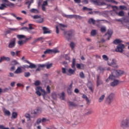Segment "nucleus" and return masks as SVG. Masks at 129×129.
<instances>
[{
  "instance_id": "a878e982",
  "label": "nucleus",
  "mask_w": 129,
  "mask_h": 129,
  "mask_svg": "<svg viewBox=\"0 0 129 129\" xmlns=\"http://www.w3.org/2000/svg\"><path fill=\"white\" fill-rule=\"evenodd\" d=\"M30 13H33V14H38L39 10L36 9H32L30 10Z\"/></svg>"
},
{
  "instance_id": "aec40b11",
  "label": "nucleus",
  "mask_w": 129,
  "mask_h": 129,
  "mask_svg": "<svg viewBox=\"0 0 129 129\" xmlns=\"http://www.w3.org/2000/svg\"><path fill=\"white\" fill-rule=\"evenodd\" d=\"M108 35V37H107V40H109L110 38L111 37V35H112V31L108 30L105 34V36H107Z\"/></svg>"
},
{
  "instance_id": "1a4fd4ad",
  "label": "nucleus",
  "mask_w": 129,
  "mask_h": 129,
  "mask_svg": "<svg viewBox=\"0 0 129 129\" xmlns=\"http://www.w3.org/2000/svg\"><path fill=\"white\" fill-rule=\"evenodd\" d=\"M32 114H34V115H39L40 113H42V108H37L32 111Z\"/></svg>"
},
{
  "instance_id": "a19ab883",
  "label": "nucleus",
  "mask_w": 129,
  "mask_h": 129,
  "mask_svg": "<svg viewBox=\"0 0 129 129\" xmlns=\"http://www.w3.org/2000/svg\"><path fill=\"white\" fill-rule=\"evenodd\" d=\"M102 58L105 61H108V57H107V55L104 54L102 55Z\"/></svg>"
},
{
  "instance_id": "4be33fe9",
  "label": "nucleus",
  "mask_w": 129,
  "mask_h": 129,
  "mask_svg": "<svg viewBox=\"0 0 129 129\" xmlns=\"http://www.w3.org/2000/svg\"><path fill=\"white\" fill-rule=\"evenodd\" d=\"M22 68H21V67H18L17 70H16V71L15 72V74H21V73L22 72Z\"/></svg>"
},
{
  "instance_id": "69168bd1",
  "label": "nucleus",
  "mask_w": 129,
  "mask_h": 129,
  "mask_svg": "<svg viewBox=\"0 0 129 129\" xmlns=\"http://www.w3.org/2000/svg\"><path fill=\"white\" fill-rule=\"evenodd\" d=\"M98 69L100 71H104V69L102 67H99Z\"/></svg>"
},
{
  "instance_id": "20e7f679",
  "label": "nucleus",
  "mask_w": 129,
  "mask_h": 129,
  "mask_svg": "<svg viewBox=\"0 0 129 129\" xmlns=\"http://www.w3.org/2000/svg\"><path fill=\"white\" fill-rule=\"evenodd\" d=\"M122 74H123V71L120 70H113L112 71V75L109 76L108 79L106 80V82H108V80H109V79L112 80V79H114V78H115L116 77L121 76V75H122Z\"/></svg>"
},
{
  "instance_id": "f8f14e48",
  "label": "nucleus",
  "mask_w": 129,
  "mask_h": 129,
  "mask_svg": "<svg viewBox=\"0 0 129 129\" xmlns=\"http://www.w3.org/2000/svg\"><path fill=\"white\" fill-rule=\"evenodd\" d=\"M67 36H66L67 40L69 41L74 36V33L72 31H70L67 32Z\"/></svg>"
},
{
  "instance_id": "79ce46f5",
  "label": "nucleus",
  "mask_w": 129,
  "mask_h": 129,
  "mask_svg": "<svg viewBox=\"0 0 129 129\" xmlns=\"http://www.w3.org/2000/svg\"><path fill=\"white\" fill-rule=\"evenodd\" d=\"M106 31V28L105 27H101V32L102 33H105V31Z\"/></svg>"
},
{
  "instance_id": "6e6d98bb",
  "label": "nucleus",
  "mask_w": 129,
  "mask_h": 129,
  "mask_svg": "<svg viewBox=\"0 0 129 129\" xmlns=\"http://www.w3.org/2000/svg\"><path fill=\"white\" fill-rule=\"evenodd\" d=\"M10 54L12 56V57H15V56H16V52H15L14 51H11Z\"/></svg>"
},
{
  "instance_id": "c756f323",
  "label": "nucleus",
  "mask_w": 129,
  "mask_h": 129,
  "mask_svg": "<svg viewBox=\"0 0 129 129\" xmlns=\"http://www.w3.org/2000/svg\"><path fill=\"white\" fill-rule=\"evenodd\" d=\"M89 24H93V25H95V21L94 19L91 18L88 21Z\"/></svg>"
},
{
  "instance_id": "49530a36",
  "label": "nucleus",
  "mask_w": 129,
  "mask_h": 129,
  "mask_svg": "<svg viewBox=\"0 0 129 129\" xmlns=\"http://www.w3.org/2000/svg\"><path fill=\"white\" fill-rule=\"evenodd\" d=\"M80 77L82 79L85 78V76L84 75L83 72H82L80 73Z\"/></svg>"
},
{
  "instance_id": "dca6fc26",
  "label": "nucleus",
  "mask_w": 129,
  "mask_h": 129,
  "mask_svg": "<svg viewBox=\"0 0 129 129\" xmlns=\"http://www.w3.org/2000/svg\"><path fill=\"white\" fill-rule=\"evenodd\" d=\"M73 83H72L69 87L68 88L67 92L68 94L70 95L72 93V87H73Z\"/></svg>"
},
{
  "instance_id": "13d9d810",
  "label": "nucleus",
  "mask_w": 129,
  "mask_h": 129,
  "mask_svg": "<svg viewBox=\"0 0 129 129\" xmlns=\"http://www.w3.org/2000/svg\"><path fill=\"white\" fill-rule=\"evenodd\" d=\"M47 5H48V1L47 0L45 1H44L42 4V6L45 7V6H47Z\"/></svg>"
},
{
  "instance_id": "ea45409f",
  "label": "nucleus",
  "mask_w": 129,
  "mask_h": 129,
  "mask_svg": "<svg viewBox=\"0 0 129 129\" xmlns=\"http://www.w3.org/2000/svg\"><path fill=\"white\" fill-rule=\"evenodd\" d=\"M52 66H53V64L52 63H49V64H45V67H46L47 69H50V68H51V67H52Z\"/></svg>"
},
{
  "instance_id": "864d4df0",
  "label": "nucleus",
  "mask_w": 129,
  "mask_h": 129,
  "mask_svg": "<svg viewBox=\"0 0 129 129\" xmlns=\"http://www.w3.org/2000/svg\"><path fill=\"white\" fill-rule=\"evenodd\" d=\"M34 85H35V86H38L40 85V81H39V80L35 81V82L34 83Z\"/></svg>"
},
{
  "instance_id": "9d476101",
  "label": "nucleus",
  "mask_w": 129,
  "mask_h": 129,
  "mask_svg": "<svg viewBox=\"0 0 129 129\" xmlns=\"http://www.w3.org/2000/svg\"><path fill=\"white\" fill-rule=\"evenodd\" d=\"M29 26V28L28 27H22L21 28V30H25L26 31H27V32H28L29 33H30V34H32V32L31 31V30H34V27H33V24H29L28 25Z\"/></svg>"
},
{
  "instance_id": "b1692460",
  "label": "nucleus",
  "mask_w": 129,
  "mask_h": 129,
  "mask_svg": "<svg viewBox=\"0 0 129 129\" xmlns=\"http://www.w3.org/2000/svg\"><path fill=\"white\" fill-rule=\"evenodd\" d=\"M61 31H64L65 30V28H67V26L65 25L60 24L58 26Z\"/></svg>"
},
{
  "instance_id": "ddd939ff",
  "label": "nucleus",
  "mask_w": 129,
  "mask_h": 129,
  "mask_svg": "<svg viewBox=\"0 0 129 129\" xmlns=\"http://www.w3.org/2000/svg\"><path fill=\"white\" fill-rule=\"evenodd\" d=\"M18 30V29L17 28H9L8 30H7L6 31H5V35H9V34H11L12 33V32H16V31H17Z\"/></svg>"
},
{
  "instance_id": "a18cd8bd",
  "label": "nucleus",
  "mask_w": 129,
  "mask_h": 129,
  "mask_svg": "<svg viewBox=\"0 0 129 129\" xmlns=\"http://www.w3.org/2000/svg\"><path fill=\"white\" fill-rule=\"evenodd\" d=\"M91 36H95V35H96V30H92L91 32Z\"/></svg>"
},
{
  "instance_id": "e2e57ef3",
  "label": "nucleus",
  "mask_w": 129,
  "mask_h": 129,
  "mask_svg": "<svg viewBox=\"0 0 129 129\" xmlns=\"http://www.w3.org/2000/svg\"><path fill=\"white\" fill-rule=\"evenodd\" d=\"M107 3H116V2L114 1V0H105Z\"/></svg>"
},
{
  "instance_id": "bf43d9fd",
  "label": "nucleus",
  "mask_w": 129,
  "mask_h": 129,
  "mask_svg": "<svg viewBox=\"0 0 129 129\" xmlns=\"http://www.w3.org/2000/svg\"><path fill=\"white\" fill-rule=\"evenodd\" d=\"M10 89L8 88H6L2 90V92H7V91H9Z\"/></svg>"
},
{
  "instance_id": "680f3d73",
  "label": "nucleus",
  "mask_w": 129,
  "mask_h": 129,
  "mask_svg": "<svg viewBox=\"0 0 129 129\" xmlns=\"http://www.w3.org/2000/svg\"><path fill=\"white\" fill-rule=\"evenodd\" d=\"M37 42H38V39H36L35 40H34L32 43L31 44L32 45H35V44H36V43H37Z\"/></svg>"
},
{
  "instance_id": "c9c22d12",
  "label": "nucleus",
  "mask_w": 129,
  "mask_h": 129,
  "mask_svg": "<svg viewBox=\"0 0 129 129\" xmlns=\"http://www.w3.org/2000/svg\"><path fill=\"white\" fill-rule=\"evenodd\" d=\"M52 53V49H46L45 51H44V54H50Z\"/></svg>"
},
{
  "instance_id": "e433bc0d",
  "label": "nucleus",
  "mask_w": 129,
  "mask_h": 129,
  "mask_svg": "<svg viewBox=\"0 0 129 129\" xmlns=\"http://www.w3.org/2000/svg\"><path fill=\"white\" fill-rule=\"evenodd\" d=\"M36 64L31 63L30 66H29V68H30V69H34V68H36Z\"/></svg>"
},
{
  "instance_id": "603ef678",
  "label": "nucleus",
  "mask_w": 129,
  "mask_h": 129,
  "mask_svg": "<svg viewBox=\"0 0 129 129\" xmlns=\"http://www.w3.org/2000/svg\"><path fill=\"white\" fill-rule=\"evenodd\" d=\"M92 110H89L87 113H86V115H89L90 114H92Z\"/></svg>"
},
{
  "instance_id": "8fccbe9b",
  "label": "nucleus",
  "mask_w": 129,
  "mask_h": 129,
  "mask_svg": "<svg viewBox=\"0 0 129 129\" xmlns=\"http://www.w3.org/2000/svg\"><path fill=\"white\" fill-rule=\"evenodd\" d=\"M21 68H22V69H26V68H27V69H29V67L28 64H25L23 65V66H21Z\"/></svg>"
},
{
  "instance_id": "f257e3e1",
  "label": "nucleus",
  "mask_w": 129,
  "mask_h": 129,
  "mask_svg": "<svg viewBox=\"0 0 129 129\" xmlns=\"http://www.w3.org/2000/svg\"><path fill=\"white\" fill-rule=\"evenodd\" d=\"M35 90H36V94L37 95H38V96L42 95L43 98H45L47 93L49 94L51 93V87H50V86H47L46 87V91L45 90L43 89L41 87L38 86L35 89ZM41 92H42V94H41Z\"/></svg>"
},
{
  "instance_id": "393cba45",
  "label": "nucleus",
  "mask_w": 129,
  "mask_h": 129,
  "mask_svg": "<svg viewBox=\"0 0 129 129\" xmlns=\"http://www.w3.org/2000/svg\"><path fill=\"white\" fill-rule=\"evenodd\" d=\"M11 15L13 17H14V18H16V19L18 21H22V20H23V18H21V17H17V15H16V14H13V13H11Z\"/></svg>"
},
{
  "instance_id": "7ed1b4c3",
  "label": "nucleus",
  "mask_w": 129,
  "mask_h": 129,
  "mask_svg": "<svg viewBox=\"0 0 129 129\" xmlns=\"http://www.w3.org/2000/svg\"><path fill=\"white\" fill-rule=\"evenodd\" d=\"M122 42L120 39H115L113 41V44H115V45H117V44H119L117 46V48L115 49L116 52H119V53H122L123 52V49H124L125 47L124 45L122 44H120Z\"/></svg>"
},
{
  "instance_id": "f3484780",
  "label": "nucleus",
  "mask_w": 129,
  "mask_h": 129,
  "mask_svg": "<svg viewBox=\"0 0 129 129\" xmlns=\"http://www.w3.org/2000/svg\"><path fill=\"white\" fill-rule=\"evenodd\" d=\"M119 83V81L117 80H114V81L110 83L111 86L114 87V86H116Z\"/></svg>"
},
{
  "instance_id": "37998d69",
  "label": "nucleus",
  "mask_w": 129,
  "mask_h": 129,
  "mask_svg": "<svg viewBox=\"0 0 129 129\" xmlns=\"http://www.w3.org/2000/svg\"><path fill=\"white\" fill-rule=\"evenodd\" d=\"M52 98L53 99H57V94H56L55 93H53L51 95Z\"/></svg>"
},
{
  "instance_id": "cd10ccee",
  "label": "nucleus",
  "mask_w": 129,
  "mask_h": 129,
  "mask_svg": "<svg viewBox=\"0 0 129 129\" xmlns=\"http://www.w3.org/2000/svg\"><path fill=\"white\" fill-rule=\"evenodd\" d=\"M17 38L18 39H26V36L24 35H20L18 34L17 35Z\"/></svg>"
},
{
  "instance_id": "3c124183",
  "label": "nucleus",
  "mask_w": 129,
  "mask_h": 129,
  "mask_svg": "<svg viewBox=\"0 0 129 129\" xmlns=\"http://www.w3.org/2000/svg\"><path fill=\"white\" fill-rule=\"evenodd\" d=\"M41 122H42V119H41V118L37 119L36 121V123L37 124H39V123H41Z\"/></svg>"
},
{
  "instance_id": "f704fd0d",
  "label": "nucleus",
  "mask_w": 129,
  "mask_h": 129,
  "mask_svg": "<svg viewBox=\"0 0 129 129\" xmlns=\"http://www.w3.org/2000/svg\"><path fill=\"white\" fill-rule=\"evenodd\" d=\"M12 117L13 118H17V117H18V113L13 112L12 113Z\"/></svg>"
},
{
  "instance_id": "a211bd4d",
  "label": "nucleus",
  "mask_w": 129,
  "mask_h": 129,
  "mask_svg": "<svg viewBox=\"0 0 129 129\" xmlns=\"http://www.w3.org/2000/svg\"><path fill=\"white\" fill-rule=\"evenodd\" d=\"M4 60H5V61H9L11 60V58H10V57H6V56L1 57L0 58V63H2V62H3Z\"/></svg>"
},
{
  "instance_id": "7c9ffc66",
  "label": "nucleus",
  "mask_w": 129,
  "mask_h": 129,
  "mask_svg": "<svg viewBox=\"0 0 129 129\" xmlns=\"http://www.w3.org/2000/svg\"><path fill=\"white\" fill-rule=\"evenodd\" d=\"M5 115H8V116H10L11 115V112L8 110H5L4 111Z\"/></svg>"
},
{
  "instance_id": "09e8293b",
  "label": "nucleus",
  "mask_w": 129,
  "mask_h": 129,
  "mask_svg": "<svg viewBox=\"0 0 129 129\" xmlns=\"http://www.w3.org/2000/svg\"><path fill=\"white\" fill-rule=\"evenodd\" d=\"M18 44L19 45V46H23L24 45V41L23 40H20L18 41Z\"/></svg>"
},
{
  "instance_id": "0e129e2a",
  "label": "nucleus",
  "mask_w": 129,
  "mask_h": 129,
  "mask_svg": "<svg viewBox=\"0 0 129 129\" xmlns=\"http://www.w3.org/2000/svg\"><path fill=\"white\" fill-rule=\"evenodd\" d=\"M41 121L42 122H46V121H48V119H46L45 118H42Z\"/></svg>"
},
{
  "instance_id": "72a5a7b5",
  "label": "nucleus",
  "mask_w": 129,
  "mask_h": 129,
  "mask_svg": "<svg viewBox=\"0 0 129 129\" xmlns=\"http://www.w3.org/2000/svg\"><path fill=\"white\" fill-rule=\"evenodd\" d=\"M104 97H105V95H102L99 99V102H102V101H103V100L104 99Z\"/></svg>"
},
{
  "instance_id": "5fc2aeb1",
  "label": "nucleus",
  "mask_w": 129,
  "mask_h": 129,
  "mask_svg": "<svg viewBox=\"0 0 129 129\" xmlns=\"http://www.w3.org/2000/svg\"><path fill=\"white\" fill-rule=\"evenodd\" d=\"M59 50L57 49H52V53H54V54H56V53H59Z\"/></svg>"
},
{
  "instance_id": "412c9836",
  "label": "nucleus",
  "mask_w": 129,
  "mask_h": 129,
  "mask_svg": "<svg viewBox=\"0 0 129 129\" xmlns=\"http://www.w3.org/2000/svg\"><path fill=\"white\" fill-rule=\"evenodd\" d=\"M7 8H8V7H7V4H2L0 5V10L1 11H4V10H5V9H7Z\"/></svg>"
},
{
  "instance_id": "774afa93",
  "label": "nucleus",
  "mask_w": 129,
  "mask_h": 129,
  "mask_svg": "<svg viewBox=\"0 0 129 129\" xmlns=\"http://www.w3.org/2000/svg\"><path fill=\"white\" fill-rule=\"evenodd\" d=\"M74 92L75 93H79V90H78L77 88H76L74 90Z\"/></svg>"
},
{
  "instance_id": "052dcab7",
  "label": "nucleus",
  "mask_w": 129,
  "mask_h": 129,
  "mask_svg": "<svg viewBox=\"0 0 129 129\" xmlns=\"http://www.w3.org/2000/svg\"><path fill=\"white\" fill-rule=\"evenodd\" d=\"M64 58H65L66 60H70V57H69V56H68V54H66Z\"/></svg>"
},
{
  "instance_id": "c03bdc74",
  "label": "nucleus",
  "mask_w": 129,
  "mask_h": 129,
  "mask_svg": "<svg viewBox=\"0 0 129 129\" xmlns=\"http://www.w3.org/2000/svg\"><path fill=\"white\" fill-rule=\"evenodd\" d=\"M83 11H92V9L91 8H88L87 7H84L83 8Z\"/></svg>"
},
{
  "instance_id": "4d7b16f0",
  "label": "nucleus",
  "mask_w": 129,
  "mask_h": 129,
  "mask_svg": "<svg viewBox=\"0 0 129 129\" xmlns=\"http://www.w3.org/2000/svg\"><path fill=\"white\" fill-rule=\"evenodd\" d=\"M26 5H28V9H30V7H31V3L30 2V1L27 2H26Z\"/></svg>"
},
{
  "instance_id": "c85d7f7f",
  "label": "nucleus",
  "mask_w": 129,
  "mask_h": 129,
  "mask_svg": "<svg viewBox=\"0 0 129 129\" xmlns=\"http://www.w3.org/2000/svg\"><path fill=\"white\" fill-rule=\"evenodd\" d=\"M6 6L7 7H9V8H13L15 7V4L8 1V3L6 4Z\"/></svg>"
},
{
  "instance_id": "de8ad7c7",
  "label": "nucleus",
  "mask_w": 129,
  "mask_h": 129,
  "mask_svg": "<svg viewBox=\"0 0 129 129\" xmlns=\"http://www.w3.org/2000/svg\"><path fill=\"white\" fill-rule=\"evenodd\" d=\"M32 18H33L34 20H38L40 19V18H41V16L39 15H35L32 16Z\"/></svg>"
},
{
  "instance_id": "2eb2a0df",
  "label": "nucleus",
  "mask_w": 129,
  "mask_h": 129,
  "mask_svg": "<svg viewBox=\"0 0 129 129\" xmlns=\"http://www.w3.org/2000/svg\"><path fill=\"white\" fill-rule=\"evenodd\" d=\"M42 30L43 31V34H51V30H49V29L46 27H42Z\"/></svg>"
},
{
  "instance_id": "6e6552de",
  "label": "nucleus",
  "mask_w": 129,
  "mask_h": 129,
  "mask_svg": "<svg viewBox=\"0 0 129 129\" xmlns=\"http://www.w3.org/2000/svg\"><path fill=\"white\" fill-rule=\"evenodd\" d=\"M108 64L109 66H111L114 68H117V66L116 65V61L115 59L110 60V61H108Z\"/></svg>"
},
{
  "instance_id": "423d86ee",
  "label": "nucleus",
  "mask_w": 129,
  "mask_h": 129,
  "mask_svg": "<svg viewBox=\"0 0 129 129\" xmlns=\"http://www.w3.org/2000/svg\"><path fill=\"white\" fill-rule=\"evenodd\" d=\"M121 127H123V128H126V127H129L128 119L123 120L121 122Z\"/></svg>"
},
{
  "instance_id": "58836bf2",
  "label": "nucleus",
  "mask_w": 129,
  "mask_h": 129,
  "mask_svg": "<svg viewBox=\"0 0 129 129\" xmlns=\"http://www.w3.org/2000/svg\"><path fill=\"white\" fill-rule=\"evenodd\" d=\"M24 76L25 77H26L27 78H28V77H30V76H31V73H30V72H25L24 73Z\"/></svg>"
},
{
  "instance_id": "4468645a",
  "label": "nucleus",
  "mask_w": 129,
  "mask_h": 129,
  "mask_svg": "<svg viewBox=\"0 0 129 129\" xmlns=\"http://www.w3.org/2000/svg\"><path fill=\"white\" fill-rule=\"evenodd\" d=\"M103 82L100 79V75H97V86H99V85H101V84H103Z\"/></svg>"
},
{
  "instance_id": "9b49d317",
  "label": "nucleus",
  "mask_w": 129,
  "mask_h": 129,
  "mask_svg": "<svg viewBox=\"0 0 129 129\" xmlns=\"http://www.w3.org/2000/svg\"><path fill=\"white\" fill-rule=\"evenodd\" d=\"M16 46V38L11 40L9 44L8 47L10 48H14Z\"/></svg>"
},
{
  "instance_id": "0eeeda50",
  "label": "nucleus",
  "mask_w": 129,
  "mask_h": 129,
  "mask_svg": "<svg viewBox=\"0 0 129 129\" xmlns=\"http://www.w3.org/2000/svg\"><path fill=\"white\" fill-rule=\"evenodd\" d=\"M113 99H114V94L112 93L107 97L106 102L108 104H110L111 102L113 101Z\"/></svg>"
},
{
  "instance_id": "338daca9",
  "label": "nucleus",
  "mask_w": 129,
  "mask_h": 129,
  "mask_svg": "<svg viewBox=\"0 0 129 129\" xmlns=\"http://www.w3.org/2000/svg\"><path fill=\"white\" fill-rule=\"evenodd\" d=\"M37 39L38 42H39V41H42V40H44V37H39V38H37Z\"/></svg>"
},
{
  "instance_id": "f03ea898",
  "label": "nucleus",
  "mask_w": 129,
  "mask_h": 129,
  "mask_svg": "<svg viewBox=\"0 0 129 129\" xmlns=\"http://www.w3.org/2000/svg\"><path fill=\"white\" fill-rule=\"evenodd\" d=\"M76 62V60L75 59V58H73L72 61V68L75 70H73L72 69H70L69 70H67L66 68H62L61 69L62 73H63V74H67L68 75H73L74 73H75Z\"/></svg>"
},
{
  "instance_id": "bb28decb",
  "label": "nucleus",
  "mask_w": 129,
  "mask_h": 129,
  "mask_svg": "<svg viewBox=\"0 0 129 129\" xmlns=\"http://www.w3.org/2000/svg\"><path fill=\"white\" fill-rule=\"evenodd\" d=\"M59 98L61 99V100H64L65 99V93L62 92L59 96Z\"/></svg>"
},
{
  "instance_id": "39448f33",
  "label": "nucleus",
  "mask_w": 129,
  "mask_h": 129,
  "mask_svg": "<svg viewBox=\"0 0 129 129\" xmlns=\"http://www.w3.org/2000/svg\"><path fill=\"white\" fill-rule=\"evenodd\" d=\"M63 16L65 18H68V19H73V18L76 19V20H82V17L77 15H67L66 14H64Z\"/></svg>"
},
{
  "instance_id": "2f4dec72",
  "label": "nucleus",
  "mask_w": 129,
  "mask_h": 129,
  "mask_svg": "<svg viewBox=\"0 0 129 129\" xmlns=\"http://www.w3.org/2000/svg\"><path fill=\"white\" fill-rule=\"evenodd\" d=\"M36 23H38L39 24H41V23H43L44 22V19L40 17L39 19L36 20Z\"/></svg>"
},
{
  "instance_id": "473e14b6",
  "label": "nucleus",
  "mask_w": 129,
  "mask_h": 129,
  "mask_svg": "<svg viewBox=\"0 0 129 129\" xmlns=\"http://www.w3.org/2000/svg\"><path fill=\"white\" fill-rule=\"evenodd\" d=\"M116 14L119 17H123L124 16V12L123 11H120L118 13H116Z\"/></svg>"
},
{
  "instance_id": "6ab92c4d",
  "label": "nucleus",
  "mask_w": 129,
  "mask_h": 129,
  "mask_svg": "<svg viewBox=\"0 0 129 129\" xmlns=\"http://www.w3.org/2000/svg\"><path fill=\"white\" fill-rule=\"evenodd\" d=\"M76 66L78 69H84V64L83 63H77Z\"/></svg>"
},
{
  "instance_id": "5701e85b",
  "label": "nucleus",
  "mask_w": 129,
  "mask_h": 129,
  "mask_svg": "<svg viewBox=\"0 0 129 129\" xmlns=\"http://www.w3.org/2000/svg\"><path fill=\"white\" fill-rule=\"evenodd\" d=\"M69 106H70V108H71V107H72V106H74V107H76V106H77V104H76L74 102L70 101L69 102Z\"/></svg>"
},
{
  "instance_id": "4c0bfd02",
  "label": "nucleus",
  "mask_w": 129,
  "mask_h": 129,
  "mask_svg": "<svg viewBox=\"0 0 129 129\" xmlns=\"http://www.w3.org/2000/svg\"><path fill=\"white\" fill-rule=\"evenodd\" d=\"M70 46L71 48L72 49V50H73V49H74V48L75 47L76 45L75 43H74V42H72L70 43Z\"/></svg>"
}]
</instances>
